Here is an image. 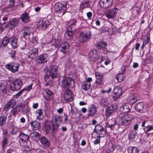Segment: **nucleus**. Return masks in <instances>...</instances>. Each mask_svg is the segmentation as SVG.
Here are the masks:
<instances>
[{
  "mask_svg": "<svg viewBox=\"0 0 153 153\" xmlns=\"http://www.w3.org/2000/svg\"><path fill=\"white\" fill-rule=\"evenodd\" d=\"M62 116L55 114L52 117V121L48 122L46 124V130L48 132H51L53 130L57 128L62 121Z\"/></svg>",
  "mask_w": 153,
  "mask_h": 153,
  "instance_id": "obj_1",
  "label": "nucleus"
},
{
  "mask_svg": "<svg viewBox=\"0 0 153 153\" xmlns=\"http://www.w3.org/2000/svg\"><path fill=\"white\" fill-rule=\"evenodd\" d=\"M74 85V82L73 79L71 78H67L63 80L61 86L62 88L65 90L69 89V88H73Z\"/></svg>",
  "mask_w": 153,
  "mask_h": 153,
  "instance_id": "obj_2",
  "label": "nucleus"
},
{
  "mask_svg": "<svg viewBox=\"0 0 153 153\" xmlns=\"http://www.w3.org/2000/svg\"><path fill=\"white\" fill-rule=\"evenodd\" d=\"M91 36V32L89 30L81 32L79 35L78 40L80 42L85 43L90 39Z\"/></svg>",
  "mask_w": 153,
  "mask_h": 153,
  "instance_id": "obj_3",
  "label": "nucleus"
},
{
  "mask_svg": "<svg viewBox=\"0 0 153 153\" xmlns=\"http://www.w3.org/2000/svg\"><path fill=\"white\" fill-rule=\"evenodd\" d=\"M66 9L65 5L60 2H57L54 5L55 12L59 14L60 16H62L65 13Z\"/></svg>",
  "mask_w": 153,
  "mask_h": 153,
  "instance_id": "obj_4",
  "label": "nucleus"
},
{
  "mask_svg": "<svg viewBox=\"0 0 153 153\" xmlns=\"http://www.w3.org/2000/svg\"><path fill=\"white\" fill-rule=\"evenodd\" d=\"M123 92L122 88L118 87H114L111 94V97L114 100L119 99L122 95Z\"/></svg>",
  "mask_w": 153,
  "mask_h": 153,
  "instance_id": "obj_5",
  "label": "nucleus"
},
{
  "mask_svg": "<svg viewBox=\"0 0 153 153\" xmlns=\"http://www.w3.org/2000/svg\"><path fill=\"white\" fill-rule=\"evenodd\" d=\"M23 83L21 80L16 79L11 83V88L13 91H18L22 88Z\"/></svg>",
  "mask_w": 153,
  "mask_h": 153,
  "instance_id": "obj_6",
  "label": "nucleus"
},
{
  "mask_svg": "<svg viewBox=\"0 0 153 153\" xmlns=\"http://www.w3.org/2000/svg\"><path fill=\"white\" fill-rule=\"evenodd\" d=\"M94 132L97 133L98 137H104L106 134L105 129L101 125H97L95 126Z\"/></svg>",
  "mask_w": 153,
  "mask_h": 153,
  "instance_id": "obj_7",
  "label": "nucleus"
},
{
  "mask_svg": "<svg viewBox=\"0 0 153 153\" xmlns=\"http://www.w3.org/2000/svg\"><path fill=\"white\" fill-rule=\"evenodd\" d=\"M58 68L56 66H51L49 70L50 75L52 78H55L58 77L59 74L58 70Z\"/></svg>",
  "mask_w": 153,
  "mask_h": 153,
  "instance_id": "obj_8",
  "label": "nucleus"
},
{
  "mask_svg": "<svg viewBox=\"0 0 153 153\" xmlns=\"http://www.w3.org/2000/svg\"><path fill=\"white\" fill-rule=\"evenodd\" d=\"M52 21L51 19L47 20H41L38 23V26L41 29L45 30L47 27L52 22Z\"/></svg>",
  "mask_w": 153,
  "mask_h": 153,
  "instance_id": "obj_9",
  "label": "nucleus"
},
{
  "mask_svg": "<svg viewBox=\"0 0 153 153\" xmlns=\"http://www.w3.org/2000/svg\"><path fill=\"white\" fill-rule=\"evenodd\" d=\"M19 65L16 63L10 62L5 65L6 68L12 72L17 71L19 68Z\"/></svg>",
  "mask_w": 153,
  "mask_h": 153,
  "instance_id": "obj_10",
  "label": "nucleus"
},
{
  "mask_svg": "<svg viewBox=\"0 0 153 153\" xmlns=\"http://www.w3.org/2000/svg\"><path fill=\"white\" fill-rule=\"evenodd\" d=\"M133 118V116L130 114H125L121 118L122 124L126 126L129 124Z\"/></svg>",
  "mask_w": 153,
  "mask_h": 153,
  "instance_id": "obj_11",
  "label": "nucleus"
},
{
  "mask_svg": "<svg viewBox=\"0 0 153 153\" xmlns=\"http://www.w3.org/2000/svg\"><path fill=\"white\" fill-rule=\"evenodd\" d=\"M116 109V106L114 105L108 107L105 111V115L106 118H108L115 111Z\"/></svg>",
  "mask_w": 153,
  "mask_h": 153,
  "instance_id": "obj_12",
  "label": "nucleus"
},
{
  "mask_svg": "<svg viewBox=\"0 0 153 153\" xmlns=\"http://www.w3.org/2000/svg\"><path fill=\"white\" fill-rule=\"evenodd\" d=\"M112 4V0H100V6L104 8L110 7Z\"/></svg>",
  "mask_w": 153,
  "mask_h": 153,
  "instance_id": "obj_13",
  "label": "nucleus"
},
{
  "mask_svg": "<svg viewBox=\"0 0 153 153\" xmlns=\"http://www.w3.org/2000/svg\"><path fill=\"white\" fill-rule=\"evenodd\" d=\"M43 93L45 99L48 101L51 100L53 98V93L49 89H46L44 90Z\"/></svg>",
  "mask_w": 153,
  "mask_h": 153,
  "instance_id": "obj_14",
  "label": "nucleus"
},
{
  "mask_svg": "<svg viewBox=\"0 0 153 153\" xmlns=\"http://www.w3.org/2000/svg\"><path fill=\"white\" fill-rule=\"evenodd\" d=\"M118 10V9L117 8H114L109 10L105 13V15L108 19H112L116 15Z\"/></svg>",
  "mask_w": 153,
  "mask_h": 153,
  "instance_id": "obj_15",
  "label": "nucleus"
},
{
  "mask_svg": "<svg viewBox=\"0 0 153 153\" xmlns=\"http://www.w3.org/2000/svg\"><path fill=\"white\" fill-rule=\"evenodd\" d=\"M19 23V20L16 18H14L12 20L9 22L7 26L10 29H13L18 25Z\"/></svg>",
  "mask_w": 153,
  "mask_h": 153,
  "instance_id": "obj_16",
  "label": "nucleus"
},
{
  "mask_svg": "<svg viewBox=\"0 0 153 153\" xmlns=\"http://www.w3.org/2000/svg\"><path fill=\"white\" fill-rule=\"evenodd\" d=\"M64 94V97L65 100L69 101H72L73 100L74 98L72 97L71 92L70 89L65 90Z\"/></svg>",
  "mask_w": 153,
  "mask_h": 153,
  "instance_id": "obj_17",
  "label": "nucleus"
},
{
  "mask_svg": "<svg viewBox=\"0 0 153 153\" xmlns=\"http://www.w3.org/2000/svg\"><path fill=\"white\" fill-rule=\"evenodd\" d=\"M38 54V50L37 48H33L29 52L28 57L31 59L36 58Z\"/></svg>",
  "mask_w": 153,
  "mask_h": 153,
  "instance_id": "obj_18",
  "label": "nucleus"
},
{
  "mask_svg": "<svg viewBox=\"0 0 153 153\" xmlns=\"http://www.w3.org/2000/svg\"><path fill=\"white\" fill-rule=\"evenodd\" d=\"M69 47V45L68 43L63 42L61 44V51L63 53L65 54L68 51Z\"/></svg>",
  "mask_w": 153,
  "mask_h": 153,
  "instance_id": "obj_19",
  "label": "nucleus"
},
{
  "mask_svg": "<svg viewBox=\"0 0 153 153\" xmlns=\"http://www.w3.org/2000/svg\"><path fill=\"white\" fill-rule=\"evenodd\" d=\"M43 110L42 109H39L35 113V116L36 119L38 120L42 119L43 117Z\"/></svg>",
  "mask_w": 153,
  "mask_h": 153,
  "instance_id": "obj_20",
  "label": "nucleus"
},
{
  "mask_svg": "<svg viewBox=\"0 0 153 153\" xmlns=\"http://www.w3.org/2000/svg\"><path fill=\"white\" fill-rule=\"evenodd\" d=\"M47 59L45 55L41 54L39 56L37 59V62L39 64H42L46 62Z\"/></svg>",
  "mask_w": 153,
  "mask_h": 153,
  "instance_id": "obj_21",
  "label": "nucleus"
},
{
  "mask_svg": "<svg viewBox=\"0 0 153 153\" xmlns=\"http://www.w3.org/2000/svg\"><path fill=\"white\" fill-rule=\"evenodd\" d=\"M131 107L130 104L128 103H125L121 107V110L123 113L128 112L130 111Z\"/></svg>",
  "mask_w": 153,
  "mask_h": 153,
  "instance_id": "obj_22",
  "label": "nucleus"
},
{
  "mask_svg": "<svg viewBox=\"0 0 153 153\" xmlns=\"http://www.w3.org/2000/svg\"><path fill=\"white\" fill-rule=\"evenodd\" d=\"M17 39L14 37H13L10 39V43L13 48H15L18 46Z\"/></svg>",
  "mask_w": 153,
  "mask_h": 153,
  "instance_id": "obj_23",
  "label": "nucleus"
},
{
  "mask_svg": "<svg viewBox=\"0 0 153 153\" xmlns=\"http://www.w3.org/2000/svg\"><path fill=\"white\" fill-rule=\"evenodd\" d=\"M145 104L143 102L137 103L135 106V109L139 112H142L144 109Z\"/></svg>",
  "mask_w": 153,
  "mask_h": 153,
  "instance_id": "obj_24",
  "label": "nucleus"
},
{
  "mask_svg": "<svg viewBox=\"0 0 153 153\" xmlns=\"http://www.w3.org/2000/svg\"><path fill=\"white\" fill-rule=\"evenodd\" d=\"M137 99L136 96L133 94H131L127 99V101L130 105L133 104L137 101Z\"/></svg>",
  "mask_w": 153,
  "mask_h": 153,
  "instance_id": "obj_25",
  "label": "nucleus"
},
{
  "mask_svg": "<svg viewBox=\"0 0 153 153\" xmlns=\"http://www.w3.org/2000/svg\"><path fill=\"white\" fill-rule=\"evenodd\" d=\"M95 76L97 79L96 83L97 84H100L102 82V79L103 76L102 74H100L98 72H96L95 73Z\"/></svg>",
  "mask_w": 153,
  "mask_h": 153,
  "instance_id": "obj_26",
  "label": "nucleus"
},
{
  "mask_svg": "<svg viewBox=\"0 0 153 153\" xmlns=\"http://www.w3.org/2000/svg\"><path fill=\"white\" fill-rule=\"evenodd\" d=\"M21 19L23 22L27 23L30 21V16L27 13L25 12L21 15Z\"/></svg>",
  "mask_w": 153,
  "mask_h": 153,
  "instance_id": "obj_27",
  "label": "nucleus"
},
{
  "mask_svg": "<svg viewBox=\"0 0 153 153\" xmlns=\"http://www.w3.org/2000/svg\"><path fill=\"white\" fill-rule=\"evenodd\" d=\"M30 124L32 129L33 130H38L40 127V123L36 121H33Z\"/></svg>",
  "mask_w": 153,
  "mask_h": 153,
  "instance_id": "obj_28",
  "label": "nucleus"
},
{
  "mask_svg": "<svg viewBox=\"0 0 153 153\" xmlns=\"http://www.w3.org/2000/svg\"><path fill=\"white\" fill-rule=\"evenodd\" d=\"M10 39L8 37L6 36L3 38L1 40L0 45L1 47L6 46L9 42Z\"/></svg>",
  "mask_w": 153,
  "mask_h": 153,
  "instance_id": "obj_29",
  "label": "nucleus"
},
{
  "mask_svg": "<svg viewBox=\"0 0 153 153\" xmlns=\"http://www.w3.org/2000/svg\"><path fill=\"white\" fill-rule=\"evenodd\" d=\"M98 55V52L96 50H92L89 53L90 57L94 61L95 60V59L97 58Z\"/></svg>",
  "mask_w": 153,
  "mask_h": 153,
  "instance_id": "obj_30",
  "label": "nucleus"
},
{
  "mask_svg": "<svg viewBox=\"0 0 153 153\" xmlns=\"http://www.w3.org/2000/svg\"><path fill=\"white\" fill-rule=\"evenodd\" d=\"M40 141L42 145L45 147H48L49 146V142L45 137H42L40 139Z\"/></svg>",
  "mask_w": 153,
  "mask_h": 153,
  "instance_id": "obj_31",
  "label": "nucleus"
},
{
  "mask_svg": "<svg viewBox=\"0 0 153 153\" xmlns=\"http://www.w3.org/2000/svg\"><path fill=\"white\" fill-rule=\"evenodd\" d=\"M23 36L25 38H27L30 35V32L31 30V29L29 27H25L23 29Z\"/></svg>",
  "mask_w": 153,
  "mask_h": 153,
  "instance_id": "obj_32",
  "label": "nucleus"
},
{
  "mask_svg": "<svg viewBox=\"0 0 153 153\" xmlns=\"http://www.w3.org/2000/svg\"><path fill=\"white\" fill-rule=\"evenodd\" d=\"M20 138L22 142L26 143L29 137L27 135L22 132L20 134Z\"/></svg>",
  "mask_w": 153,
  "mask_h": 153,
  "instance_id": "obj_33",
  "label": "nucleus"
},
{
  "mask_svg": "<svg viewBox=\"0 0 153 153\" xmlns=\"http://www.w3.org/2000/svg\"><path fill=\"white\" fill-rule=\"evenodd\" d=\"M91 86V85L90 83L84 82L82 86V88L85 91H87L90 89Z\"/></svg>",
  "mask_w": 153,
  "mask_h": 153,
  "instance_id": "obj_34",
  "label": "nucleus"
},
{
  "mask_svg": "<svg viewBox=\"0 0 153 153\" xmlns=\"http://www.w3.org/2000/svg\"><path fill=\"white\" fill-rule=\"evenodd\" d=\"M81 7L84 9L86 7H91V5L89 1L87 0H86L82 1L81 4Z\"/></svg>",
  "mask_w": 153,
  "mask_h": 153,
  "instance_id": "obj_35",
  "label": "nucleus"
},
{
  "mask_svg": "<svg viewBox=\"0 0 153 153\" xmlns=\"http://www.w3.org/2000/svg\"><path fill=\"white\" fill-rule=\"evenodd\" d=\"M129 153H138V149L137 147H130L128 149Z\"/></svg>",
  "mask_w": 153,
  "mask_h": 153,
  "instance_id": "obj_36",
  "label": "nucleus"
},
{
  "mask_svg": "<svg viewBox=\"0 0 153 153\" xmlns=\"http://www.w3.org/2000/svg\"><path fill=\"white\" fill-rule=\"evenodd\" d=\"M125 76L123 74H119L117 75L116 79L119 82H122L124 79Z\"/></svg>",
  "mask_w": 153,
  "mask_h": 153,
  "instance_id": "obj_37",
  "label": "nucleus"
},
{
  "mask_svg": "<svg viewBox=\"0 0 153 153\" xmlns=\"http://www.w3.org/2000/svg\"><path fill=\"white\" fill-rule=\"evenodd\" d=\"M67 35L69 37H72L74 34V33L72 29V26L70 25L67 29L66 31Z\"/></svg>",
  "mask_w": 153,
  "mask_h": 153,
  "instance_id": "obj_38",
  "label": "nucleus"
},
{
  "mask_svg": "<svg viewBox=\"0 0 153 153\" xmlns=\"http://www.w3.org/2000/svg\"><path fill=\"white\" fill-rule=\"evenodd\" d=\"M89 115L92 116L95 114L97 111V108L96 107L93 106L89 108Z\"/></svg>",
  "mask_w": 153,
  "mask_h": 153,
  "instance_id": "obj_39",
  "label": "nucleus"
},
{
  "mask_svg": "<svg viewBox=\"0 0 153 153\" xmlns=\"http://www.w3.org/2000/svg\"><path fill=\"white\" fill-rule=\"evenodd\" d=\"M32 137L33 138V139L35 140H37L39 139V134L36 132H33L30 134Z\"/></svg>",
  "mask_w": 153,
  "mask_h": 153,
  "instance_id": "obj_40",
  "label": "nucleus"
},
{
  "mask_svg": "<svg viewBox=\"0 0 153 153\" xmlns=\"http://www.w3.org/2000/svg\"><path fill=\"white\" fill-rule=\"evenodd\" d=\"M6 86L4 83H0V93H3L6 91Z\"/></svg>",
  "mask_w": 153,
  "mask_h": 153,
  "instance_id": "obj_41",
  "label": "nucleus"
},
{
  "mask_svg": "<svg viewBox=\"0 0 153 153\" xmlns=\"http://www.w3.org/2000/svg\"><path fill=\"white\" fill-rule=\"evenodd\" d=\"M7 118L5 116H3L0 117V126H3L6 123Z\"/></svg>",
  "mask_w": 153,
  "mask_h": 153,
  "instance_id": "obj_42",
  "label": "nucleus"
},
{
  "mask_svg": "<svg viewBox=\"0 0 153 153\" xmlns=\"http://www.w3.org/2000/svg\"><path fill=\"white\" fill-rule=\"evenodd\" d=\"M100 102L103 106H106L108 104V100L105 98H102L100 101Z\"/></svg>",
  "mask_w": 153,
  "mask_h": 153,
  "instance_id": "obj_43",
  "label": "nucleus"
},
{
  "mask_svg": "<svg viewBox=\"0 0 153 153\" xmlns=\"http://www.w3.org/2000/svg\"><path fill=\"white\" fill-rule=\"evenodd\" d=\"M137 132L134 130H131L130 132L129 137V139H132L135 137Z\"/></svg>",
  "mask_w": 153,
  "mask_h": 153,
  "instance_id": "obj_44",
  "label": "nucleus"
},
{
  "mask_svg": "<svg viewBox=\"0 0 153 153\" xmlns=\"http://www.w3.org/2000/svg\"><path fill=\"white\" fill-rule=\"evenodd\" d=\"M59 43L58 40L56 39H53L51 41L52 45L54 46L56 48L58 47Z\"/></svg>",
  "mask_w": 153,
  "mask_h": 153,
  "instance_id": "obj_45",
  "label": "nucleus"
},
{
  "mask_svg": "<svg viewBox=\"0 0 153 153\" xmlns=\"http://www.w3.org/2000/svg\"><path fill=\"white\" fill-rule=\"evenodd\" d=\"M7 103L9 105L10 107H13L16 104V102L15 100L13 99H11L8 101Z\"/></svg>",
  "mask_w": 153,
  "mask_h": 153,
  "instance_id": "obj_46",
  "label": "nucleus"
},
{
  "mask_svg": "<svg viewBox=\"0 0 153 153\" xmlns=\"http://www.w3.org/2000/svg\"><path fill=\"white\" fill-rule=\"evenodd\" d=\"M7 103L9 105L10 107H13L16 104V102L15 100L13 99H11L8 101Z\"/></svg>",
  "mask_w": 153,
  "mask_h": 153,
  "instance_id": "obj_47",
  "label": "nucleus"
},
{
  "mask_svg": "<svg viewBox=\"0 0 153 153\" xmlns=\"http://www.w3.org/2000/svg\"><path fill=\"white\" fill-rule=\"evenodd\" d=\"M149 38L147 37H146L145 38H144V40L143 41V43L141 47L142 48H143L145 45L149 43Z\"/></svg>",
  "mask_w": 153,
  "mask_h": 153,
  "instance_id": "obj_48",
  "label": "nucleus"
},
{
  "mask_svg": "<svg viewBox=\"0 0 153 153\" xmlns=\"http://www.w3.org/2000/svg\"><path fill=\"white\" fill-rule=\"evenodd\" d=\"M15 0H10V3L8 5L9 7H13L15 5Z\"/></svg>",
  "mask_w": 153,
  "mask_h": 153,
  "instance_id": "obj_49",
  "label": "nucleus"
},
{
  "mask_svg": "<svg viewBox=\"0 0 153 153\" xmlns=\"http://www.w3.org/2000/svg\"><path fill=\"white\" fill-rule=\"evenodd\" d=\"M32 85L33 84H32L24 88L23 89L24 91H30L32 89Z\"/></svg>",
  "mask_w": 153,
  "mask_h": 153,
  "instance_id": "obj_50",
  "label": "nucleus"
},
{
  "mask_svg": "<svg viewBox=\"0 0 153 153\" xmlns=\"http://www.w3.org/2000/svg\"><path fill=\"white\" fill-rule=\"evenodd\" d=\"M23 92L24 91L22 89L17 94L15 95L14 96L16 98H18L22 94Z\"/></svg>",
  "mask_w": 153,
  "mask_h": 153,
  "instance_id": "obj_51",
  "label": "nucleus"
},
{
  "mask_svg": "<svg viewBox=\"0 0 153 153\" xmlns=\"http://www.w3.org/2000/svg\"><path fill=\"white\" fill-rule=\"evenodd\" d=\"M15 53L16 51L14 50H12L9 53V54L12 58H13L15 57Z\"/></svg>",
  "mask_w": 153,
  "mask_h": 153,
  "instance_id": "obj_52",
  "label": "nucleus"
},
{
  "mask_svg": "<svg viewBox=\"0 0 153 153\" xmlns=\"http://www.w3.org/2000/svg\"><path fill=\"white\" fill-rule=\"evenodd\" d=\"M10 107L9 106V105H8L7 103L5 105L4 109V110L6 111H8L10 109Z\"/></svg>",
  "mask_w": 153,
  "mask_h": 153,
  "instance_id": "obj_53",
  "label": "nucleus"
},
{
  "mask_svg": "<svg viewBox=\"0 0 153 153\" xmlns=\"http://www.w3.org/2000/svg\"><path fill=\"white\" fill-rule=\"evenodd\" d=\"M98 138L97 139L95 140L94 142V143L95 144H97L98 143H99L100 142V137H98Z\"/></svg>",
  "mask_w": 153,
  "mask_h": 153,
  "instance_id": "obj_54",
  "label": "nucleus"
},
{
  "mask_svg": "<svg viewBox=\"0 0 153 153\" xmlns=\"http://www.w3.org/2000/svg\"><path fill=\"white\" fill-rule=\"evenodd\" d=\"M63 111V109L62 108H60L57 110V112L59 114L62 113Z\"/></svg>",
  "mask_w": 153,
  "mask_h": 153,
  "instance_id": "obj_55",
  "label": "nucleus"
},
{
  "mask_svg": "<svg viewBox=\"0 0 153 153\" xmlns=\"http://www.w3.org/2000/svg\"><path fill=\"white\" fill-rule=\"evenodd\" d=\"M87 15L88 18L90 19L92 16V14L91 12H89L87 13Z\"/></svg>",
  "mask_w": 153,
  "mask_h": 153,
  "instance_id": "obj_56",
  "label": "nucleus"
},
{
  "mask_svg": "<svg viewBox=\"0 0 153 153\" xmlns=\"http://www.w3.org/2000/svg\"><path fill=\"white\" fill-rule=\"evenodd\" d=\"M7 140L6 139H4L3 140L2 142V145L3 146H5L7 143Z\"/></svg>",
  "mask_w": 153,
  "mask_h": 153,
  "instance_id": "obj_57",
  "label": "nucleus"
},
{
  "mask_svg": "<svg viewBox=\"0 0 153 153\" xmlns=\"http://www.w3.org/2000/svg\"><path fill=\"white\" fill-rule=\"evenodd\" d=\"M97 48L99 49H102V48H105V47L102 46L101 44V43L100 44L98 45H97Z\"/></svg>",
  "mask_w": 153,
  "mask_h": 153,
  "instance_id": "obj_58",
  "label": "nucleus"
},
{
  "mask_svg": "<svg viewBox=\"0 0 153 153\" xmlns=\"http://www.w3.org/2000/svg\"><path fill=\"white\" fill-rule=\"evenodd\" d=\"M38 104L37 103H35L33 104V108L34 109H36L38 107Z\"/></svg>",
  "mask_w": 153,
  "mask_h": 153,
  "instance_id": "obj_59",
  "label": "nucleus"
},
{
  "mask_svg": "<svg viewBox=\"0 0 153 153\" xmlns=\"http://www.w3.org/2000/svg\"><path fill=\"white\" fill-rule=\"evenodd\" d=\"M92 78L91 77H88L86 79V82H87L90 83L92 81Z\"/></svg>",
  "mask_w": 153,
  "mask_h": 153,
  "instance_id": "obj_60",
  "label": "nucleus"
},
{
  "mask_svg": "<svg viewBox=\"0 0 153 153\" xmlns=\"http://www.w3.org/2000/svg\"><path fill=\"white\" fill-rule=\"evenodd\" d=\"M13 114L15 115L16 114V110L15 108H14L12 109L11 111Z\"/></svg>",
  "mask_w": 153,
  "mask_h": 153,
  "instance_id": "obj_61",
  "label": "nucleus"
},
{
  "mask_svg": "<svg viewBox=\"0 0 153 153\" xmlns=\"http://www.w3.org/2000/svg\"><path fill=\"white\" fill-rule=\"evenodd\" d=\"M71 22H72V24L71 25H71H75L76 23V21L74 19H72L71 21Z\"/></svg>",
  "mask_w": 153,
  "mask_h": 153,
  "instance_id": "obj_62",
  "label": "nucleus"
},
{
  "mask_svg": "<svg viewBox=\"0 0 153 153\" xmlns=\"http://www.w3.org/2000/svg\"><path fill=\"white\" fill-rule=\"evenodd\" d=\"M67 120V116H66L64 120H62V121H61L62 122V123L63 124H65V123L66 121Z\"/></svg>",
  "mask_w": 153,
  "mask_h": 153,
  "instance_id": "obj_63",
  "label": "nucleus"
},
{
  "mask_svg": "<svg viewBox=\"0 0 153 153\" xmlns=\"http://www.w3.org/2000/svg\"><path fill=\"white\" fill-rule=\"evenodd\" d=\"M86 143L85 141L84 140H82L81 143V145L82 146H84L85 145Z\"/></svg>",
  "mask_w": 153,
  "mask_h": 153,
  "instance_id": "obj_64",
  "label": "nucleus"
}]
</instances>
